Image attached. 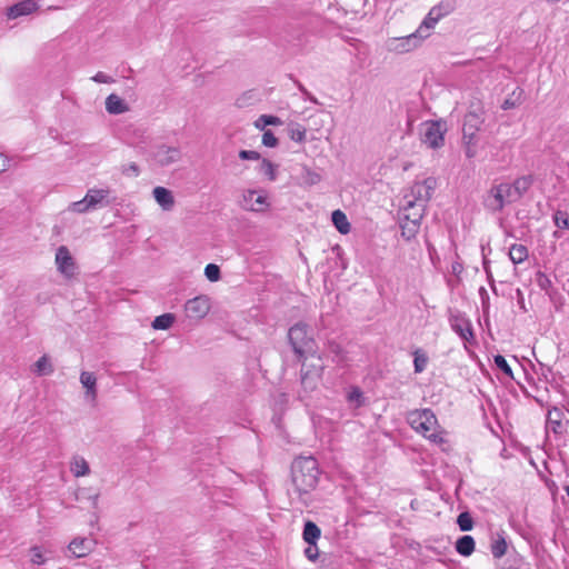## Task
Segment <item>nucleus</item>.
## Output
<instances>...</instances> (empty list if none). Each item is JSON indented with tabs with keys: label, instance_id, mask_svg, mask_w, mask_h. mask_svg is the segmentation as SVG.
Listing matches in <instances>:
<instances>
[{
	"label": "nucleus",
	"instance_id": "nucleus-1",
	"mask_svg": "<svg viewBox=\"0 0 569 569\" xmlns=\"http://www.w3.org/2000/svg\"><path fill=\"white\" fill-rule=\"evenodd\" d=\"M320 477L318 461L313 457H298L291 463V482L299 501L309 507L310 493L317 488Z\"/></svg>",
	"mask_w": 569,
	"mask_h": 569
},
{
	"label": "nucleus",
	"instance_id": "nucleus-2",
	"mask_svg": "<svg viewBox=\"0 0 569 569\" xmlns=\"http://www.w3.org/2000/svg\"><path fill=\"white\" fill-rule=\"evenodd\" d=\"M288 340L298 360L305 356L315 357L317 345L311 329L306 322L300 321L291 326L288 331Z\"/></svg>",
	"mask_w": 569,
	"mask_h": 569
},
{
	"label": "nucleus",
	"instance_id": "nucleus-3",
	"mask_svg": "<svg viewBox=\"0 0 569 569\" xmlns=\"http://www.w3.org/2000/svg\"><path fill=\"white\" fill-rule=\"evenodd\" d=\"M411 427L422 433L427 439L435 443L443 441L442 437L436 432L438 420L431 409L416 410L409 415Z\"/></svg>",
	"mask_w": 569,
	"mask_h": 569
},
{
	"label": "nucleus",
	"instance_id": "nucleus-4",
	"mask_svg": "<svg viewBox=\"0 0 569 569\" xmlns=\"http://www.w3.org/2000/svg\"><path fill=\"white\" fill-rule=\"evenodd\" d=\"M422 131V142L432 149H438L445 143L447 122L443 120L427 121Z\"/></svg>",
	"mask_w": 569,
	"mask_h": 569
},
{
	"label": "nucleus",
	"instance_id": "nucleus-5",
	"mask_svg": "<svg viewBox=\"0 0 569 569\" xmlns=\"http://www.w3.org/2000/svg\"><path fill=\"white\" fill-rule=\"evenodd\" d=\"M436 188V179L427 178L423 181L415 182L410 188V193L405 196V200H415L416 203L426 206L431 199Z\"/></svg>",
	"mask_w": 569,
	"mask_h": 569
},
{
	"label": "nucleus",
	"instance_id": "nucleus-6",
	"mask_svg": "<svg viewBox=\"0 0 569 569\" xmlns=\"http://www.w3.org/2000/svg\"><path fill=\"white\" fill-rule=\"evenodd\" d=\"M240 206L248 211L264 212L270 204L262 191L258 194L256 190L249 189L242 193Z\"/></svg>",
	"mask_w": 569,
	"mask_h": 569
},
{
	"label": "nucleus",
	"instance_id": "nucleus-7",
	"mask_svg": "<svg viewBox=\"0 0 569 569\" xmlns=\"http://www.w3.org/2000/svg\"><path fill=\"white\" fill-rule=\"evenodd\" d=\"M451 329L466 342L475 340L473 329L470 320L462 313L457 312L449 318Z\"/></svg>",
	"mask_w": 569,
	"mask_h": 569
},
{
	"label": "nucleus",
	"instance_id": "nucleus-8",
	"mask_svg": "<svg viewBox=\"0 0 569 569\" xmlns=\"http://www.w3.org/2000/svg\"><path fill=\"white\" fill-rule=\"evenodd\" d=\"M210 310V300L207 296H198L189 299L184 305L188 318L199 320L204 318Z\"/></svg>",
	"mask_w": 569,
	"mask_h": 569
},
{
	"label": "nucleus",
	"instance_id": "nucleus-9",
	"mask_svg": "<svg viewBox=\"0 0 569 569\" xmlns=\"http://www.w3.org/2000/svg\"><path fill=\"white\" fill-rule=\"evenodd\" d=\"M152 158L161 167H167L181 159V150L178 147L159 144L152 152Z\"/></svg>",
	"mask_w": 569,
	"mask_h": 569
},
{
	"label": "nucleus",
	"instance_id": "nucleus-10",
	"mask_svg": "<svg viewBox=\"0 0 569 569\" xmlns=\"http://www.w3.org/2000/svg\"><path fill=\"white\" fill-rule=\"evenodd\" d=\"M56 263L58 270L66 277H72L74 274L76 266L73 258L70 254L69 249L66 246H60L56 252Z\"/></svg>",
	"mask_w": 569,
	"mask_h": 569
},
{
	"label": "nucleus",
	"instance_id": "nucleus-11",
	"mask_svg": "<svg viewBox=\"0 0 569 569\" xmlns=\"http://www.w3.org/2000/svg\"><path fill=\"white\" fill-rule=\"evenodd\" d=\"M565 417L563 411L558 407H552L548 410L547 415V428H549L555 435H562L567 431L566 426L569 423V420L566 423L562 422Z\"/></svg>",
	"mask_w": 569,
	"mask_h": 569
},
{
	"label": "nucleus",
	"instance_id": "nucleus-12",
	"mask_svg": "<svg viewBox=\"0 0 569 569\" xmlns=\"http://www.w3.org/2000/svg\"><path fill=\"white\" fill-rule=\"evenodd\" d=\"M483 206L493 213L500 212L505 208L506 202L502 198L499 184L492 186L487 192V196L483 199Z\"/></svg>",
	"mask_w": 569,
	"mask_h": 569
},
{
	"label": "nucleus",
	"instance_id": "nucleus-13",
	"mask_svg": "<svg viewBox=\"0 0 569 569\" xmlns=\"http://www.w3.org/2000/svg\"><path fill=\"white\" fill-rule=\"evenodd\" d=\"M109 189H89L86 194V201L89 203L92 210L99 207H108L112 202L109 199Z\"/></svg>",
	"mask_w": 569,
	"mask_h": 569
},
{
	"label": "nucleus",
	"instance_id": "nucleus-14",
	"mask_svg": "<svg viewBox=\"0 0 569 569\" xmlns=\"http://www.w3.org/2000/svg\"><path fill=\"white\" fill-rule=\"evenodd\" d=\"M421 40L422 39L417 34V32H413L407 37L393 39L390 43V48L400 53L409 52L417 48Z\"/></svg>",
	"mask_w": 569,
	"mask_h": 569
},
{
	"label": "nucleus",
	"instance_id": "nucleus-15",
	"mask_svg": "<svg viewBox=\"0 0 569 569\" xmlns=\"http://www.w3.org/2000/svg\"><path fill=\"white\" fill-rule=\"evenodd\" d=\"M425 210L426 206L416 203L415 200H406V204L402 208V218L403 220L420 224Z\"/></svg>",
	"mask_w": 569,
	"mask_h": 569
},
{
	"label": "nucleus",
	"instance_id": "nucleus-16",
	"mask_svg": "<svg viewBox=\"0 0 569 569\" xmlns=\"http://www.w3.org/2000/svg\"><path fill=\"white\" fill-rule=\"evenodd\" d=\"M38 8L39 6L34 0H22L7 9V17L17 19L34 12Z\"/></svg>",
	"mask_w": 569,
	"mask_h": 569
},
{
	"label": "nucleus",
	"instance_id": "nucleus-17",
	"mask_svg": "<svg viewBox=\"0 0 569 569\" xmlns=\"http://www.w3.org/2000/svg\"><path fill=\"white\" fill-rule=\"evenodd\" d=\"M69 551L76 558H82L89 555L93 549L92 540L88 538H74L68 546Z\"/></svg>",
	"mask_w": 569,
	"mask_h": 569
},
{
	"label": "nucleus",
	"instance_id": "nucleus-18",
	"mask_svg": "<svg viewBox=\"0 0 569 569\" xmlns=\"http://www.w3.org/2000/svg\"><path fill=\"white\" fill-rule=\"evenodd\" d=\"M152 194L157 203L164 210L170 211L174 207V197L171 190L164 187H156Z\"/></svg>",
	"mask_w": 569,
	"mask_h": 569
},
{
	"label": "nucleus",
	"instance_id": "nucleus-19",
	"mask_svg": "<svg viewBox=\"0 0 569 569\" xmlns=\"http://www.w3.org/2000/svg\"><path fill=\"white\" fill-rule=\"evenodd\" d=\"M507 540L505 532H496L491 536L490 551L496 559H500L507 552Z\"/></svg>",
	"mask_w": 569,
	"mask_h": 569
},
{
	"label": "nucleus",
	"instance_id": "nucleus-20",
	"mask_svg": "<svg viewBox=\"0 0 569 569\" xmlns=\"http://www.w3.org/2000/svg\"><path fill=\"white\" fill-rule=\"evenodd\" d=\"M80 382L86 388V396L92 401L97 399V378L93 372L82 371Z\"/></svg>",
	"mask_w": 569,
	"mask_h": 569
},
{
	"label": "nucleus",
	"instance_id": "nucleus-21",
	"mask_svg": "<svg viewBox=\"0 0 569 569\" xmlns=\"http://www.w3.org/2000/svg\"><path fill=\"white\" fill-rule=\"evenodd\" d=\"M106 110L110 114H121L129 110L128 104L116 93H111L106 98Z\"/></svg>",
	"mask_w": 569,
	"mask_h": 569
},
{
	"label": "nucleus",
	"instance_id": "nucleus-22",
	"mask_svg": "<svg viewBox=\"0 0 569 569\" xmlns=\"http://www.w3.org/2000/svg\"><path fill=\"white\" fill-rule=\"evenodd\" d=\"M457 8V1L456 0H442L438 4L433 6L431 10V14H435L436 18L439 20L443 17L449 16Z\"/></svg>",
	"mask_w": 569,
	"mask_h": 569
},
{
	"label": "nucleus",
	"instance_id": "nucleus-23",
	"mask_svg": "<svg viewBox=\"0 0 569 569\" xmlns=\"http://www.w3.org/2000/svg\"><path fill=\"white\" fill-rule=\"evenodd\" d=\"M455 547H456V551L459 555H461L463 557H469L475 551L476 542L471 536L465 535L456 541Z\"/></svg>",
	"mask_w": 569,
	"mask_h": 569
},
{
	"label": "nucleus",
	"instance_id": "nucleus-24",
	"mask_svg": "<svg viewBox=\"0 0 569 569\" xmlns=\"http://www.w3.org/2000/svg\"><path fill=\"white\" fill-rule=\"evenodd\" d=\"M525 99V91L520 87H516L511 93L505 99L501 104L503 110L513 109L522 103Z\"/></svg>",
	"mask_w": 569,
	"mask_h": 569
},
{
	"label": "nucleus",
	"instance_id": "nucleus-25",
	"mask_svg": "<svg viewBox=\"0 0 569 569\" xmlns=\"http://www.w3.org/2000/svg\"><path fill=\"white\" fill-rule=\"evenodd\" d=\"M311 358L315 359V361H311L310 363H308V356H305L301 360H299L301 362L302 369L309 373H319V378H322L325 366L321 357L315 353V357Z\"/></svg>",
	"mask_w": 569,
	"mask_h": 569
},
{
	"label": "nucleus",
	"instance_id": "nucleus-26",
	"mask_svg": "<svg viewBox=\"0 0 569 569\" xmlns=\"http://www.w3.org/2000/svg\"><path fill=\"white\" fill-rule=\"evenodd\" d=\"M70 470L74 477H83L90 473V467L83 457L74 456L70 462Z\"/></svg>",
	"mask_w": 569,
	"mask_h": 569
},
{
	"label": "nucleus",
	"instance_id": "nucleus-27",
	"mask_svg": "<svg viewBox=\"0 0 569 569\" xmlns=\"http://www.w3.org/2000/svg\"><path fill=\"white\" fill-rule=\"evenodd\" d=\"M533 183V177L531 174L522 176L517 178L512 187L515 189V194L518 197V200L522 198V196L530 189Z\"/></svg>",
	"mask_w": 569,
	"mask_h": 569
},
{
	"label": "nucleus",
	"instance_id": "nucleus-28",
	"mask_svg": "<svg viewBox=\"0 0 569 569\" xmlns=\"http://www.w3.org/2000/svg\"><path fill=\"white\" fill-rule=\"evenodd\" d=\"M320 535L321 530L315 522L307 521L305 523L302 537L308 545H316Z\"/></svg>",
	"mask_w": 569,
	"mask_h": 569
},
{
	"label": "nucleus",
	"instance_id": "nucleus-29",
	"mask_svg": "<svg viewBox=\"0 0 569 569\" xmlns=\"http://www.w3.org/2000/svg\"><path fill=\"white\" fill-rule=\"evenodd\" d=\"M301 386L305 391L310 392L313 391L318 383L320 382L321 378H319V373L305 371V369L301 368Z\"/></svg>",
	"mask_w": 569,
	"mask_h": 569
},
{
	"label": "nucleus",
	"instance_id": "nucleus-30",
	"mask_svg": "<svg viewBox=\"0 0 569 569\" xmlns=\"http://www.w3.org/2000/svg\"><path fill=\"white\" fill-rule=\"evenodd\" d=\"M331 220L340 233L347 234L350 231L351 226L347 216L341 210H335L331 214Z\"/></svg>",
	"mask_w": 569,
	"mask_h": 569
},
{
	"label": "nucleus",
	"instance_id": "nucleus-31",
	"mask_svg": "<svg viewBox=\"0 0 569 569\" xmlns=\"http://www.w3.org/2000/svg\"><path fill=\"white\" fill-rule=\"evenodd\" d=\"M439 21L435 14H431V10L428 12L419 28L416 30L417 34L423 40L429 37V30L432 29Z\"/></svg>",
	"mask_w": 569,
	"mask_h": 569
},
{
	"label": "nucleus",
	"instance_id": "nucleus-32",
	"mask_svg": "<svg viewBox=\"0 0 569 569\" xmlns=\"http://www.w3.org/2000/svg\"><path fill=\"white\" fill-rule=\"evenodd\" d=\"M509 258L515 264L523 262L528 258V248L523 244H512L509 249Z\"/></svg>",
	"mask_w": 569,
	"mask_h": 569
},
{
	"label": "nucleus",
	"instance_id": "nucleus-33",
	"mask_svg": "<svg viewBox=\"0 0 569 569\" xmlns=\"http://www.w3.org/2000/svg\"><path fill=\"white\" fill-rule=\"evenodd\" d=\"M33 372L38 376H49L53 372V367L47 355L40 357L33 365Z\"/></svg>",
	"mask_w": 569,
	"mask_h": 569
},
{
	"label": "nucleus",
	"instance_id": "nucleus-34",
	"mask_svg": "<svg viewBox=\"0 0 569 569\" xmlns=\"http://www.w3.org/2000/svg\"><path fill=\"white\" fill-rule=\"evenodd\" d=\"M300 180L302 184L310 187L319 183L321 181V176L318 172L311 170L309 167L302 166Z\"/></svg>",
	"mask_w": 569,
	"mask_h": 569
},
{
	"label": "nucleus",
	"instance_id": "nucleus-35",
	"mask_svg": "<svg viewBox=\"0 0 569 569\" xmlns=\"http://www.w3.org/2000/svg\"><path fill=\"white\" fill-rule=\"evenodd\" d=\"M307 130L299 123H290L288 126V136L292 141L302 143L306 140Z\"/></svg>",
	"mask_w": 569,
	"mask_h": 569
},
{
	"label": "nucleus",
	"instance_id": "nucleus-36",
	"mask_svg": "<svg viewBox=\"0 0 569 569\" xmlns=\"http://www.w3.org/2000/svg\"><path fill=\"white\" fill-rule=\"evenodd\" d=\"M400 228H401V236L406 240H411L416 237L417 232L419 231L420 224L413 223L408 220H403V218H401Z\"/></svg>",
	"mask_w": 569,
	"mask_h": 569
},
{
	"label": "nucleus",
	"instance_id": "nucleus-37",
	"mask_svg": "<svg viewBox=\"0 0 569 569\" xmlns=\"http://www.w3.org/2000/svg\"><path fill=\"white\" fill-rule=\"evenodd\" d=\"M174 319V315L163 313L154 318V320L152 321V328L156 330H167L172 326Z\"/></svg>",
	"mask_w": 569,
	"mask_h": 569
},
{
	"label": "nucleus",
	"instance_id": "nucleus-38",
	"mask_svg": "<svg viewBox=\"0 0 569 569\" xmlns=\"http://www.w3.org/2000/svg\"><path fill=\"white\" fill-rule=\"evenodd\" d=\"M258 170L270 181H274L277 179V166L266 158L261 160Z\"/></svg>",
	"mask_w": 569,
	"mask_h": 569
},
{
	"label": "nucleus",
	"instance_id": "nucleus-39",
	"mask_svg": "<svg viewBox=\"0 0 569 569\" xmlns=\"http://www.w3.org/2000/svg\"><path fill=\"white\" fill-rule=\"evenodd\" d=\"M282 121L279 117L271 114H261L254 122V126L259 130H264L267 126H279Z\"/></svg>",
	"mask_w": 569,
	"mask_h": 569
},
{
	"label": "nucleus",
	"instance_id": "nucleus-40",
	"mask_svg": "<svg viewBox=\"0 0 569 569\" xmlns=\"http://www.w3.org/2000/svg\"><path fill=\"white\" fill-rule=\"evenodd\" d=\"M100 492L99 491H92L91 488H81L78 491V499H87L91 502L92 508H98V501H99Z\"/></svg>",
	"mask_w": 569,
	"mask_h": 569
},
{
	"label": "nucleus",
	"instance_id": "nucleus-41",
	"mask_svg": "<svg viewBox=\"0 0 569 569\" xmlns=\"http://www.w3.org/2000/svg\"><path fill=\"white\" fill-rule=\"evenodd\" d=\"M413 356H415V359H413L415 372L420 373V372L425 371L427 363H428L427 355L421 349H418L415 351Z\"/></svg>",
	"mask_w": 569,
	"mask_h": 569
},
{
	"label": "nucleus",
	"instance_id": "nucleus-42",
	"mask_svg": "<svg viewBox=\"0 0 569 569\" xmlns=\"http://www.w3.org/2000/svg\"><path fill=\"white\" fill-rule=\"evenodd\" d=\"M467 127H468V124L466 123L465 128H463V139H465V142H466L465 153H466V157L468 159H471V158H473L476 156V149L472 146V139H473L475 132L471 131V132L468 133Z\"/></svg>",
	"mask_w": 569,
	"mask_h": 569
},
{
	"label": "nucleus",
	"instance_id": "nucleus-43",
	"mask_svg": "<svg viewBox=\"0 0 569 569\" xmlns=\"http://www.w3.org/2000/svg\"><path fill=\"white\" fill-rule=\"evenodd\" d=\"M499 188L502 194V198L506 203H511L518 201V197L515 194V189L512 183H499Z\"/></svg>",
	"mask_w": 569,
	"mask_h": 569
},
{
	"label": "nucleus",
	"instance_id": "nucleus-44",
	"mask_svg": "<svg viewBox=\"0 0 569 569\" xmlns=\"http://www.w3.org/2000/svg\"><path fill=\"white\" fill-rule=\"evenodd\" d=\"M457 525L461 531H470L473 527L472 517L468 511L461 512L457 518Z\"/></svg>",
	"mask_w": 569,
	"mask_h": 569
},
{
	"label": "nucleus",
	"instance_id": "nucleus-45",
	"mask_svg": "<svg viewBox=\"0 0 569 569\" xmlns=\"http://www.w3.org/2000/svg\"><path fill=\"white\" fill-rule=\"evenodd\" d=\"M553 223L560 229L569 228V214L566 211L557 210L552 216Z\"/></svg>",
	"mask_w": 569,
	"mask_h": 569
},
{
	"label": "nucleus",
	"instance_id": "nucleus-46",
	"mask_svg": "<svg viewBox=\"0 0 569 569\" xmlns=\"http://www.w3.org/2000/svg\"><path fill=\"white\" fill-rule=\"evenodd\" d=\"M493 362L497 366L498 369H500L506 376L509 378H513L512 369L501 355H496L493 357Z\"/></svg>",
	"mask_w": 569,
	"mask_h": 569
},
{
	"label": "nucleus",
	"instance_id": "nucleus-47",
	"mask_svg": "<svg viewBox=\"0 0 569 569\" xmlns=\"http://www.w3.org/2000/svg\"><path fill=\"white\" fill-rule=\"evenodd\" d=\"M536 283L537 286L546 291V292H549V290L552 288V281L550 280V278L542 271H538L536 273Z\"/></svg>",
	"mask_w": 569,
	"mask_h": 569
},
{
	"label": "nucleus",
	"instance_id": "nucleus-48",
	"mask_svg": "<svg viewBox=\"0 0 569 569\" xmlns=\"http://www.w3.org/2000/svg\"><path fill=\"white\" fill-rule=\"evenodd\" d=\"M204 276L211 282H216L220 279L221 272L219 266L214 263H209L204 268Z\"/></svg>",
	"mask_w": 569,
	"mask_h": 569
},
{
	"label": "nucleus",
	"instance_id": "nucleus-49",
	"mask_svg": "<svg viewBox=\"0 0 569 569\" xmlns=\"http://www.w3.org/2000/svg\"><path fill=\"white\" fill-rule=\"evenodd\" d=\"M347 399L349 402H355L357 405V407H359L363 402V393L359 387H353L348 392Z\"/></svg>",
	"mask_w": 569,
	"mask_h": 569
},
{
	"label": "nucleus",
	"instance_id": "nucleus-50",
	"mask_svg": "<svg viewBox=\"0 0 569 569\" xmlns=\"http://www.w3.org/2000/svg\"><path fill=\"white\" fill-rule=\"evenodd\" d=\"M70 210L73 212H77V213H84V212L92 210V208L86 201V197H84L83 199H81L79 201L72 202L70 204Z\"/></svg>",
	"mask_w": 569,
	"mask_h": 569
},
{
	"label": "nucleus",
	"instance_id": "nucleus-51",
	"mask_svg": "<svg viewBox=\"0 0 569 569\" xmlns=\"http://www.w3.org/2000/svg\"><path fill=\"white\" fill-rule=\"evenodd\" d=\"M262 144L269 148H274L278 146V139L271 130H264L262 134Z\"/></svg>",
	"mask_w": 569,
	"mask_h": 569
},
{
	"label": "nucleus",
	"instance_id": "nucleus-52",
	"mask_svg": "<svg viewBox=\"0 0 569 569\" xmlns=\"http://www.w3.org/2000/svg\"><path fill=\"white\" fill-rule=\"evenodd\" d=\"M238 156L241 160H260L261 159L260 153L254 150H240Z\"/></svg>",
	"mask_w": 569,
	"mask_h": 569
},
{
	"label": "nucleus",
	"instance_id": "nucleus-53",
	"mask_svg": "<svg viewBox=\"0 0 569 569\" xmlns=\"http://www.w3.org/2000/svg\"><path fill=\"white\" fill-rule=\"evenodd\" d=\"M31 561L36 565H43L46 559L42 555V551L39 547L31 548Z\"/></svg>",
	"mask_w": 569,
	"mask_h": 569
},
{
	"label": "nucleus",
	"instance_id": "nucleus-54",
	"mask_svg": "<svg viewBox=\"0 0 569 569\" xmlns=\"http://www.w3.org/2000/svg\"><path fill=\"white\" fill-rule=\"evenodd\" d=\"M121 172L126 176L138 177L140 173V168L136 162H131L128 166H123Z\"/></svg>",
	"mask_w": 569,
	"mask_h": 569
},
{
	"label": "nucleus",
	"instance_id": "nucleus-55",
	"mask_svg": "<svg viewBox=\"0 0 569 569\" xmlns=\"http://www.w3.org/2000/svg\"><path fill=\"white\" fill-rule=\"evenodd\" d=\"M305 556L311 560V561H316L319 557V550H318V547H317V543L316 545H309L306 549H305Z\"/></svg>",
	"mask_w": 569,
	"mask_h": 569
},
{
	"label": "nucleus",
	"instance_id": "nucleus-56",
	"mask_svg": "<svg viewBox=\"0 0 569 569\" xmlns=\"http://www.w3.org/2000/svg\"><path fill=\"white\" fill-rule=\"evenodd\" d=\"M91 79L98 83H112L114 81L112 77L101 71L97 72Z\"/></svg>",
	"mask_w": 569,
	"mask_h": 569
},
{
	"label": "nucleus",
	"instance_id": "nucleus-57",
	"mask_svg": "<svg viewBox=\"0 0 569 569\" xmlns=\"http://www.w3.org/2000/svg\"><path fill=\"white\" fill-rule=\"evenodd\" d=\"M483 269L487 273V277H488V280H489V283H490L492 290L496 291L493 288V278H492V274L490 271L489 261L487 259L483 260Z\"/></svg>",
	"mask_w": 569,
	"mask_h": 569
},
{
	"label": "nucleus",
	"instance_id": "nucleus-58",
	"mask_svg": "<svg viewBox=\"0 0 569 569\" xmlns=\"http://www.w3.org/2000/svg\"><path fill=\"white\" fill-rule=\"evenodd\" d=\"M9 159L0 153V173L4 172L9 168Z\"/></svg>",
	"mask_w": 569,
	"mask_h": 569
},
{
	"label": "nucleus",
	"instance_id": "nucleus-59",
	"mask_svg": "<svg viewBox=\"0 0 569 569\" xmlns=\"http://www.w3.org/2000/svg\"><path fill=\"white\" fill-rule=\"evenodd\" d=\"M329 350H330L331 353H333L337 357H339L341 355V352H342L341 347L338 343H336V342H330L329 343Z\"/></svg>",
	"mask_w": 569,
	"mask_h": 569
},
{
	"label": "nucleus",
	"instance_id": "nucleus-60",
	"mask_svg": "<svg viewBox=\"0 0 569 569\" xmlns=\"http://www.w3.org/2000/svg\"><path fill=\"white\" fill-rule=\"evenodd\" d=\"M296 86L298 87L299 91L307 98L310 92L306 89V87L298 80H295Z\"/></svg>",
	"mask_w": 569,
	"mask_h": 569
},
{
	"label": "nucleus",
	"instance_id": "nucleus-61",
	"mask_svg": "<svg viewBox=\"0 0 569 569\" xmlns=\"http://www.w3.org/2000/svg\"><path fill=\"white\" fill-rule=\"evenodd\" d=\"M305 99L311 101L315 104H320L318 99L315 96H312L311 93Z\"/></svg>",
	"mask_w": 569,
	"mask_h": 569
},
{
	"label": "nucleus",
	"instance_id": "nucleus-62",
	"mask_svg": "<svg viewBox=\"0 0 569 569\" xmlns=\"http://www.w3.org/2000/svg\"><path fill=\"white\" fill-rule=\"evenodd\" d=\"M565 491H566L567 496L569 497V485L565 486Z\"/></svg>",
	"mask_w": 569,
	"mask_h": 569
},
{
	"label": "nucleus",
	"instance_id": "nucleus-63",
	"mask_svg": "<svg viewBox=\"0 0 569 569\" xmlns=\"http://www.w3.org/2000/svg\"><path fill=\"white\" fill-rule=\"evenodd\" d=\"M553 237H555V238H559L560 236L558 234V232H557V231H555V232H553Z\"/></svg>",
	"mask_w": 569,
	"mask_h": 569
},
{
	"label": "nucleus",
	"instance_id": "nucleus-64",
	"mask_svg": "<svg viewBox=\"0 0 569 569\" xmlns=\"http://www.w3.org/2000/svg\"><path fill=\"white\" fill-rule=\"evenodd\" d=\"M237 104H238V107H242V104L240 103V100L237 101Z\"/></svg>",
	"mask_w": 569,
	"mask_h": 569
}]
</instances>
